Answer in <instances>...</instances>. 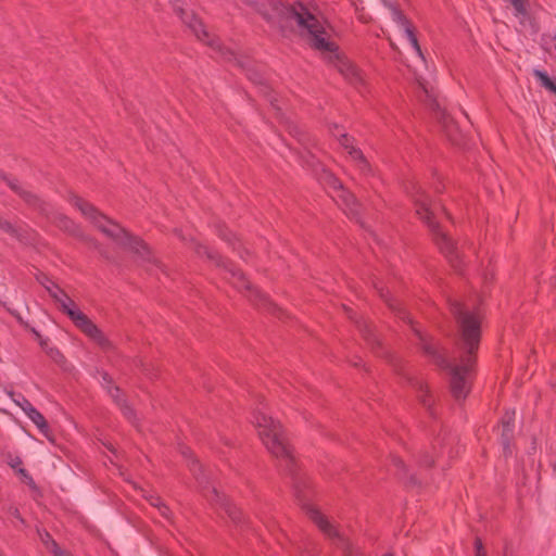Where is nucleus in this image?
Masks as SVG:
<instances>
[{
    "label": "nucleus",
    "mask_w": 556,
    "mask_h": 556,
    "mask_svg": "<svg viewBox=\"0 0 556 556\" xmlns=\"http://www.w3.org/2000/svg\"><path fill=\"white\" fill-rule=\"evenodd\" d=\"M159 511L164 518H169L170 510L165 504H162V506L159 508Z\"/></svg>",
    "instance_id": "nucleus-31"
},
{
    "label": "nucleus",
    "mask_w": 556,
    "mask_h": 556,
    "mask_svg": "<svg viewBox=\"0 0 556 556\" xmlns=\"http://www.w3.org/2000/svg\"><path fill=\"white\" fill-rule=\"evenodd\" d=\"M358 328L363 331L364 337H365L367 340H369L370 338H369V330L367 329V325H366L365 323L359 324V325H358Z\"/></svg>",
    "instance_id": "nucleus-34"
},
{
    "label": "nucleus",
    "mask_w": 556,
    "mask_h": 556,
    "mask_svg": "<svg viewBox=\"0 0 556 556\" xmlns=\"http://www.w3.org/2000/svg\"><path fill=\"white\" fill-rule=\"evenodd\" d=\"M205 496L208 501L219 504L233 522L240 523L242 521V511L236 505L231 504L226 496L220 494L215 488H213L208 494H205Z\"/></svg>",
    "instance_id": "nucleus-13"
},
{
    "label": "nucleus",
    "mask_w": 556,
    "mask_h": 556,
    "mask_svg": "<svg viewBox=\"0 0 556 556\" xmlns=\"http://www.w3.org/2000/svg\"><path fill=\"white\" fill-rule=\"evenodd\" d=\"M15 403L21 407L25 415L34 408L33 404L24 396H21L20 400L15 401Z\"/></svg>",
    "instance_id": "nucleus-24"
},
{
    "label": "nucleus",
    "mask_w": 556,
    "mask_h": 556,
    "mask_svg": "<svg viewBox=\"0 0 556 556\" xmlns=\"http://www.w3.org/2000/svg\"><path fill=\"white\" fill-rule=\"evenodd\" d=\"M68 201L86 219L92 223L104 235L115 240L118 244L131 250L143 260H150V251L139 238L129 235L118 224L100 213L92 204L78 195H72Z\"/></svg>",
    "instance_id": "nucleus-3"
},
{
    "label": "nucleus",
    "mask_w": 556,
    "mask_h": 556,
    "mask_svg": "<svg viewBox=\"0 0 556 556\" xmlns=\"http://www.w3.org/2000/svg\"><path fill=\"white\" fill-rule=\"evenodd\" d=\"M190 466H191V467H190V469H191V471L193 472L194 477H195L197 479H199V478H198V473H197V470H198V469L200 470V467H198V462H197V460H192V463H191V465H190Z\"/></svg>",
    "instance_id": "nucleus-35"
},
{
    "label": "nucleus",
    "mask_w": 556,
    "mask_h": 556,
    "mask_svg": "<svg viewBox=\"0 0 556 556\" xmlns=\"http://www.w3.org/2000/svg\"><path fill=\"white\" fill-rule=\"evenodd\" d=\"M40 538L42 543L46 545V547L53 553L54 556H68L65 552H63L58 543L51 538V535L43 531V533H40Z\"/></svg>",
    "instance_id": "nucleus-20"
},
{
    "label": "nucleus",
    "mask_w": 556,
    "mask_h": 556,
    "mask_svg": "<svg viewBox=\"0 0 556 556\" xmlns=\"http://www.w3.org/2000/svg\"><path fill=\"white\" fill-rule=\"evenodd\" d=\"M58 225L60 228H63L73 233H75L77 229V226L68 217L64 215L58 216Z\"/></svg>",
    "instance_id": "nucleus-22"
},
{
    "label": "nucleus",
    "mask_w": 556,
    "mask_h": 556,
    "mask_svg": "<svg viewBox=\"0 0 556 556\" xmlns=\"http://www.w3.org/2000/svg\"><path fill=\"white\" fill-rule=\"evenodd\" d=\"M331 186L336 192L332 194L333 200L348 215L351 217H357L359 214V204L354 194L345 190L337 178L331 177Z\"/></svg>",
    "instance_id": "nucleus-10"
},
{
    "label": "nucleus",
    "mask_w": 556,
    "mask_h": 556,
    "mask_svg": "<svg viewBox=\"0 0 556 556\" xmlns=\"http://www.w3.org/2000/svg\"><path fill=\"white\" fill-rule=\"evenodd\" d=\"M308 518L329 538H338L348 549L349 543L341 538L337 528L315 507L307 508Z\"/></svg>",
    "instance_id": "nucleus-12"
},
{
    "label": "nucleus",
    "mask_w": 556,
    "mask_h": 556,
    "mask_svg": "<svg viewBox=\"0 0 556 556\" xmlns=\"http://www.w3.org/2000/svg\"><path fill=\"white\" fill-rule=\"evenodd\" d=\"M222 265L225 269V279L229 280L235 288L238 290H248L251 293V299L257 304L265 305L268 302L266 295L253 288L239 268H236L231 263L225 261H223Z\"/></svg>",
    "instance_id": "nucleus-8"
},
{
    "label": "nucleus",
    "mask_w": 556,
    "mask_h": 556,
    "mask_svg": "<svg viewBox=\"0 0 556 556\" xmlns=\"http://www.w3.org/2000/svg\"><path fill=\"white\" fill-rule=\"evenodd\" d=\"M148 501L152 506L156 507L157 509L162 506V504H164L162 498L157 495H151L148 498Z\"/></svg>",
    "instance_id": "nucleus-26"
},
{
    "label": "nucleus",
    "mask_w": 556,
    "mask_h": 556,
    "mask_svg": "<svg viewBox=\"0 0 556 556\" xmlns=\"http://www.w3.org/2000/svg\"><path fill=\"white\" fill-rule=\"evenodd\" d=\"M514 430V414L506 413L502 419V438L503 444L507 447L509 442V437L511 435Z\"/></svg>",
    "instance_id": "nucleus-19"
},
{
    "label": "nucleus",
    "mask_w": 556,
    "mask_h": 556,
    "mask_svg": "<svg viewBox=\"0 0 556 556\" xmlns=\"http://www.w3.org/2000/svg\"><path fill=\"white\" fill-rule=\"evenodd\" d=\"M346 312H348L349 318H353V316L351 315V311L346 309Z\"/></svg>",
    "instance_id": "nucleus-41"
},
{
    "label": "nucleus",
    "mask_w": 556,
    "mask_h": 556,
    "mask_svg": "<svg viewBox=\"0 0 556 556\" xmlns=\"http://www.w3.org/2000/svg\"><path fill=\"white\" fill-rule=\"evenodd\" d=\"M207 256H208L210 258H214V257H215V256H214V255H212L211 253H208V254H207Z\"/></svg>",
    "instance_id": "nucleus-44"
},
{
    "label": "nucleus",
    "mask_w": 556,
    "mask_h": 556,
    "mask_svg": "<svg viewBox=\"0 0 556 556\" xmlns=\"http://www.w3.org/2000/svg\"><path fill=\"white\" fill-rule=\"evenodd\" d=\"M18 472L23 476H27V471L24 468H20Z\"/></svg>",
    "instance_id": "nucleus-40"
},
{
    "label": "nucleus",
    "mask_w": 556,
    "mask_h": 556,
    "mask_svg": "<svg viewBox=\"0 0 556 556\" xmlns=\"http://www.w3.org/2000/svg\"><path fill=\"white\" fill-rule=\"evenodd\" d=\"M534 77L539 80L540 85L549 92L556 94V78L551 77L546 72L541 70L533 71Z\"/></svg>",
    "instance_id": "nucleus-18"
},
{
    "label": "nucleus",
    "mask_w": 556,
    "mask_h": 556,
    "mask_svg": "<svg viewBox=\"0 0 556 556\" xmlns=\"http://www.w3.org/2000/svg\"><path fill=\"white\" fill-rule=\"evenodd\" d=\"M276 101H277V100H276L275 98L269 97V102H270V104H271L275 109L279 110L280 108L276 104Z\"/></svg>",
    "instance_id": "nucleus-37"
},
{
    "label": "nucleus",
    "mask_w": 556,
    "mask_h": 556,
    "mask_svg": "<svg viewBox=\"0 0 556 556\" xmlns=\"http://www.w3.org/2000/svg\"><path fill=\"white\" fill-rule=\"evenodd\" d=\"M38 337H39V344L42 348V350L46 352V349L50 348L49 340L47 338L40 337L39 334H38Z\"/></svg>",
    "instance_id": "nucleus-33"
},
{
    "label": "nucleus",
    "mask_w": 556,
    "mask_h": 556,
    "mask_svg": "<svg viewBox=\"0 0 556 556\" xmlns=\"http://www.w3.org/2000/svg\"><path fill=\"white\" fill-rule=\"evenodd\" d=\"M102 384L108 389V393L111 397L116 402V404L121 407L124 416L130 421H135V413L130 406L126 404L125 401L121 399V390L117 387H112V379L108 374L102 375Z\"/></svg>",
    "instance_id": "nucleus-15"
},
{
    "label": "nucleus",
    "mask_w": 556,
    "mask_h": 556,
    "mask_svg": "<svg viewBox=\"0 0 556 556\" xmlns=\"http://www.w3.org/2000/svg\"><path fill=\"white\" fill-rule=\"evenodd\" d=\"M391 462L392 464L396 467V468H402L404 469V463L402 462V459L397 456H392L391 458Z\"/></svg>",
    "instance_id": "nucleus-32"
},
{
    "label": "nucleus",
    "mask_w": 556,
    "mask_h": 556,
    "mask_svg": "<svg viewBox=\"0 0 556 556\" xmlns=\"http://www.w3.org/2000/svg\"><path fill=\"white\" fill-rule=\"evenodd\" d=\"M420 391L422 392V394L420 395L422 404H424V405H426V406H429V405H430V403H429V401L427 400V397H428L427 392H428V391H427V389H426V388H424V386H422V384H420Z\"/></svg>",
    "instance_id": "nucleus-29"
},
{
    "label": "nucleus",
    "mask_w": 556,
    "mask_h": 556,
    "mask_svg": "<svg viewBox=\"0 0 556 556\" xmlns=\"http://www.w3.org/2000/svg\"><path fill=\"white\" fill-rule=\"evenodd\" d=\"M420 462L422 465L428 467L434 464V459L432 458V456H429L428 454H425Z\"/></svg>",
    "instance_id": "nucleus-30"
},
{
    "label": "nucleus",
    "mask_w": 556,
    "mask_h": 556,
    "mask_svg": "<svg viewBox=\"0 0 556 556\" xmlns=\"http://www.w3.org/2000/svg\"><path fill=\"white\" fill-rule=\"evenodd\" d=\"M50 282H52L50 279L45 278V280L41 281V285L46 288V286H49Z\"/></svg>",
    "instance_id": "nucleus-38"
},
{
    "label": "nucleus",
    "mask_w": 556,
    "mask_h": 556,
    "mask_svg": "<svg viewBox=\"0 0 556 556\" xmlns=\"http://www.w3.org/2000/svg\"><path fill=\"white\" fill-rule=\"evenodd\" d=\"M438 117L448 140L455 146H462V135L453 118L444 111L439 112Z\"/></svg>",
    "instance_id": "nucleus-16"
},
{
    "label": "nucleus",
    "mask_w": 556,
    "mask_h": 556,
    "mask_svg": "<svg viewBox=\"0 0 556 556\" xmlns=\"http://www.w3.org/2000/svg\"><path fill=\"white\" fill-rule=\"evenodd\" d=\"M270 11H261L263 16L273 23L282 20H293L296 24L306 29L311 36V46L325 54L328 63L352 85H361L363 77L356 66L348 59L340 55L338 46L330 41L324 25L302 3L286 5L281 0H267Z\"/></svg>",
    "instance_id": "nucleus-2"
},
{
    "label": "nucleus",
    "mask_w": 556,
    "mask_h": 556,
    "mask_svg": "<svg viewBox=\"0 0 556 556\" xmlns=\"http://www.w3.org/2000/svg\"><path fill=\"white\" fill-rule=\"evenodd\" d=\"M1 178L8 184V186L20 197H22L28 204L34 206H39V208L43 213H48L46 204L42 203L36 194H34L31 191L26 190L23 188V186L16 180L15 178H11L4 174H1Z\"/></svg>",
    "instance_id": "nucleus-14"
},
{
    "label": "nucleus",
    "mask_w": 556,
    "mask_h": 556,
    "mask_svg": "<svg viewBox=\"0 0 556 556\" xmlns=\"http://www.w3.org/2000/svg\"><path fill=\"white\" fill-rule=\"evenodd\" d=\"M46 290L50 296L58 303L59 308L68 316L74 325L79 328L86 336L92 339L101 346H105L109 342L103 332L88 318L86 314L79 311L75 302L54 282L46 286Z\"/></svg>",
    "instance_id": "nucleus-6"
},
{
    "label": "nucleus",
    "mask_w": 556,
    "mask_h": 556,
    "mask_svg": "<svg viewBox=\"0 0 556 556\" xmlns=\"http://www.w3.org/2000/svg\"><path fill=\"white\" fill-rule=\"evenodd\" d=\"M410 195L415 204L416 214L432 232L435 244L445 255L451 265L455 269H459L462 256L458 248L455 245L453 240L448 238L440 228L438 222L435 220V208L433 207L431 200L422 186L413 184Z\"/></svg>",
    "instance_id": "nucleus-4"
},
{
    "label": "nucleus",
    "mask_w": 556,
    "mask_h": 556,
    "mask_svg": "<svg viewBox=\"0 0 556 556\" xmlns=\"http://www.w3.org/2000/svg\"><path fill=\"white\" fill-rule=\"evenodd\" d=\"M219 236H220L224 240H226V241H228V242H230V243H232V239H235V237H236L233 233H231V232H230L229 230H227V229H225V230H220Z\"/></svg>",
    "instance_id": "nucleus-27"
},
{
    "label": "nucleus",
    "mask_w": 556,
    "mask_h": 556,
    "mask_svg": "<svg viewBox=\"0 0 556 556\" xmlns=\"http://www.w3.org/2000/svg\"><path fill=\"white\" fill-rule=\"evenodd\" d=\"M388 8L390 9L392 20L403 29L408 42L415 50L416 54L421 60H424L425 58L421 48L418 43V39L416 37L414 27L412 26L410 22L406 18V16L395 4L389 3Z\"/></svg>",
    "instance_id": "nucleus-11"
},
{
    "label": "nucleus",
    "mask_w": 556,
    "mask_h": 556,
    "mask_svg": "<svg viewBox=\"0 0 556 556\" xmlns=\"http://www.w3.org/2000/svg\"><path fill=\"white\" fill-rule=\"evenodd\" d=\"M331 134L338 138L340 144L342 146V148L344 150H346V152L349 153L351 159L357 165L358 169L363 174H369L370 166H369L367 160L365 159L363 152L359 149L354 147L353 138L349 137L345 132H343L341 127H339L338 125L333 126V129H331Z\"/></svg>",
    "instance_id": "nucleus-9"
},
{
    "label": "nucleus",
    "mask_w": 556,
    "mask_h": 556,
    "mask_svg": "<svg viewBox=\"0 0 556 556\" xmlns=\"http://www.w3.org/2000/svg\"><path fill=\"white\" fill-rule=\"evenodd\" d=\"M262 408L255 410L253 424L257 430L258 437L267 451L281 462L285 469L293 472L294 457L292 450L288 444L281 425L266 414Z\"/></svg>",
    "instance_id": "nucleus-5"
},
{
    "label": "nucleus",
    "mask_w": 556,
    "mask_h": 556,
    "mask_svg": "<svg viewBox=\"0 0 556 556\" xmlns=\"http://www.w3.org/2000/svg\"><path fill=\"white\" fill-rule=\"evenodd\" d=\"M389 307L397 316L406 320L419 340L422 351L442 368H450L451 391L456 400H464L468 395L471 386V378L476 363V352L479 348L481 337V316L478 311L468 309L457 300L450 301V309L457 320L460 339L458 349L460 357L458 363H450L445 354L424 333L412 320L405 308L393 300L386 299Z\"/></svg>",
    "instance_id": "nucleus-1"
},
{
    "label": "nucleus",
    "mask_w": 556,
    "mask_h": 556,
    "mask_svg": "<svg viewBox=\"0 0 556 556\" xmlns=\"http://www.w3.org/2000/svg\"><path fill=\"white\" fill-rule=\"evenodd\" d=\"M542 47L552 58L556 59V30L552 34L543 35Z\"/></svg>",
    "instance_id": "nucleus-21"
},
{
    "label": "nucleus",
    "mask_w": 556,
    "mask_h": 556,
    "mask_svg": "<svg viewBox=\"0 0 556 556\" xmlns=\"http://www.w3.org/2000/svg\"><path fill=\"white\" fill-rule=\"evenodd\" d=\"M26 416L37 426L39 431L48 439H50V427L43 415L35 407L27 412Z\"/></svg>",
    "instance_id": "nucleus-17"
},
{
    "label": "nucleus",
    "mask_w": 556,
    "mask_h": 556,
    "mask_svg": "<svg viewBox=\"0 0 556 556\" xmlns=\"http://www.w3.org/2000/svg\"><path fill=\"white\" fill-rule=\"evenodd\" d=\"M14 515H15L16 517H20V515H18V510H17V509H15V510H14Z\"/></svg>",
    "instance_id": "nucleus-42"
},
{
    "label": "nucleus",
    "mask_w": 556,
    "mask_h": 556,
    "mask_svg": "<svg viewBox=\"0 0 556 556\" xmlns=\"http://www.w3.org/2000/svg\"><path fill=\"white\" fill-rule=\"evenodd\" d=\"M181 454L185 456V457H190L191 456V452L188 447H182L181 448Z\"/></svg>",
    "instance_id": "nucleus-36"
},
{
    "label": "nucleus",
    "mask_w": 556,
    "mask_h": 556,
    "mask_svg": "<svg viewBox=\"0 0 556 556\" xmlns=\"http://www.w3.org/2000/svg\"><path fill=\"white\" fill-rule=\"evenodd\" d=\"M475 549H476V556H486V553L483 549L482 542L479 538L475 540Z\"/></svg>",
    "instance_id": "nucleus-25"
},
{
    "label": "nucleus",
    "mask_w": 556,
    "mask_h": 556,
    "mask_svg": "<svg viewBox=\"0 0 556 556\" xmlns=\"http://www.w3.org/2000/svg\"><path fill=\"white\" fill-rule=\"evenodd\" d=\"M0 229H2L5 232H13V230H14L13 226L9 222L2 220L1 218H0Z\"/></svg>",
    "instance_id": "nucleus-28"
},
{
    "label": "nucleus",
    "mask_w": 556,
    "mask_h": 556,
    "mask_svg": "<svg viewBox=\"0 0 556 556\" xmlns=\"http://www.w3.org/2000/svg\"><path fill=\"white\" fill-rule=\"evenodd\" d=\"M21 464H22L21 459H17L16 462L12 463L11 466H12V468H16L17 465H21Z\"/></svg>",
    "instance_id": "nucleus-39"
},
{
    "label": "nucleus",
    "mask_w": 556,
    "mask_h": 556,
    "mask_svg": "<svg viewBox=\"0 0 556 556\" xmlns=\"http://www.w3.org/2000/svg\"><path fill=\"white\" fill-rule=\"evenodd\" d=\"M174 10L180 16L181 21L193 31L197 38L207 46H210L220 58L230 61L233 53L224 48L218 38L212 37L204 28L202 22L193 14L182 7V0H169Z\"/></svg>",
    "instance_id": "nucleus-7"
},
{
    "label": "nucleus",
    "mask_w": 556,
    "mask_h": 556,
    "mask_svg": "<svg viewBox=\"0 0 556 556\" xmlns=\"http://www.w3.org/2000/svg\"><path fill=\"white\" fill-rule=\"evenodd\" d=\"M383 556H394L392 553H387Z\"/></svg>",
    "instance_id": "nucleus-43"
},
{
    "label": "nucleus",
    "mask_w": 556,
    "mask_h": 556,
    "mask_svg": "<svg viewBox=\"0 0 556 556\" xmlns=\"http://www.w3.org/2000/svg\"><path fill=\"white\" fill-rule=\"evenodd\" d=\"M46 354L53 359L55 363H61L64 359V356L59 351V349L54 346H50L49 349H46Z\"/></svg>",
    "instance_id": "nucleus-23"
}]
</instances>
